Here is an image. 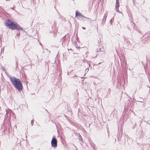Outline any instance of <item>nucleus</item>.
<instances>
[{
    "label": "nucleus",
    "instance_id": "f257e3e1",
    "mask_svg": "<svg viewBox=\"0 0 150 150\" xmlns=\"http://www.w3.org/2000/svg\"><path fill=\"white\" fill-rule=\"evenodd\" d=\"M4 24L6 27L12 30H20L26 32L25 30L23 29L22 27H21L19 25H18V23L13 21L12 20L10 19H7L5 21Z\"/></svg>",
    "mask_w": 150,
    "mask_h": 150
},
{
    "label": "nucleus",
    "instance_id": "f03ea898",
    "mask_svg": "<svg viewBox=\"0 0 150 150\" xmlns=\"http://www.w3.org/2000/svg\"><path fill=\"white\" fill-rule=\"evenodd\" d=\"M11 83L14 87L18 91L22 90L23 88V84L20 80L15 77L12 76L11 75L8 76Z\"/></svg>",
    "mask_w": 150,
    "mask_h": 150
},
{
    "label": "nucleus",
    "instance_id": "7ed1b4c3",
    "mask_svg": "<svg viewBox=\"0 0 150 150\" xmlns=\"http://www.w3.org/2000/svg\"><path fill=\"white\" fill-rule=\"evenodd\" d=\"M57 140L55 138V137L54 136L52 138L51 141V144L52 146L56 148L57 146Z\"/></svg>",
    "mask_w": 150,
    "mask_h": 150
},
{
    "label": "nucleus",
    "instance_id": "20e7f679",
    "mask_svg": "<svg viewBox=\"0 0 150 150\" xmlns=\"http://www.w3.org/2000/svg\"><path fill=\"white\" fill-rule=\"evenodd\" d=\"M120 6L119 0H116V4H115V9L116 11L120 13V11L119 10V8Z\"/></svg>",
    "mask_w": 150,
    "mask_h": 150
},
{
    "label": "nucleus",
    "instance_id": "39448f33",
    "mask_svg": "<svg viewBox=\"0 0 150 150\" xmlns=\"http://www.w3.org/2000/svg\"><path fill=\"white\" fill-rule=\"evenodd\" d=\"M78 16L79 17H84L85 18H86V17H85L81 13L78 11H76V12L75 14V17H78Z\"/></svg>",
    "mask_w": 150,
    "mask_h": 150
},
{
    "label": "nucleus",
    "instance_id": "423d86ee",
    "mask_svg": "<svg viewBox=\"0 0 150 150\" xmlns=\"http://www.w3.org/2000/svg\"><path fill=\"white\" fill-rule=\"evenodd\" d=\"M108 16V14L106 13H105V14L104 17L103 18V20H102V24H104L105 23V21L106 20V18Z\"/></svg>",
    "mask_w": 150,
    "mask_h": 150
},
{
    "label": "nucleus",
    "instance_id": "0eeeda50",
    "mask_svg": "<svg viewBox=\"0 0 150 150\" xmlns=\"http://www.w3.org/2000/svg\"><path fill=\"white\" fill-rule=\"evenodd\" d=\"M50 24L52 25V27L53 28V27H55L56 26V23L55 22L54 20H52L50 22Z\"/></svg>",
    "mask_w": 150,
    "mask_h": 150
},
{
    "label": "nucleus",
    "instance_id": "6e6552de",
    "mask_svg": "<svg viewBox=\"0 0 150 150\" xmlns=\"http://www.w3.org/2000/svg\"><path fill=\"white\" fill-rule=\"evenodd\" d=\"M66 35L64 36L62 39V45L63 44L65 45V40L66 39Z\"/></svg>",
    "mask_w": 150,
    "mask_h": 150
},
{
    "label": "nucleus",
    "instance_id": "1a4fd4ad",
    "mask_svg": "<svg viewBox=\"0 0 150 150\" xmlns=\"http://www.w3.org/2000/svg\"><path fill=\"white\" fill-rule=\"evenodd\" d=\"M91 146L93 148V150H96V149H95L96 145L93 143H92V144L91 143Z\"/></svg>",
    "mask_w": 150,
    "mask_h": 150
},
{
    "label": "nucleus",
    "instance_id": "9d476101",
    "mask_svg": "<svg viewBox=\"0 0 150 150\" xmlns=\"http://www.w3.org/2000/svg\"><path fill=\"white\" fill-rule=\"evenodd\" d=\"M88 67H87V68L86 69V71H85V72H88V70H89V67H90V65H91V64H90V63H88Z\"/></svg>",
    "mask_w": 150,
    "mask_h": 150
},
{
    "label": "nucleus",
    "instance_id": "9b49d317",
    "mask_svg": "<svg viewBox=\"0 0 150 150\" xmlns=\"http://www.w3.org/2000/svg\"><path fill=\"white\" fill-rule=\"evenodd\" d=\"M114 20V17H113L112 18L110 21V25H111L112 24V22Z\"/></svg>",
    "mask_w": 150,
    "mask_h": 150
},
{
    "label": "nucleus",
    "instance_id": "f8f14e48",
    "mask_svg": "<svg viewBox=\"0 0 150 150\" xmlns=\"http://www.w3.org/2000/svg\"><path fill=\"white\" fill-rule=\"evenodd\" d=\"M78 136H79V139L80 140V139H82V137L81 135L79 134H78Z\"/></svg>",
    "mask_w": 150,
    "mask_h": 150
},
{
    "label": "nucleus",
    "instance_id": "ddd939ff",
    "mask_svg": "<svg viewBox=\"0 0 150 150\" xmlns=\"http://www.w3.org/2000/svg\"><path fill=\"white\" fill-rule=\"evenodd\" d=\"M146 39L147 40H149L150 39V34L147 37Z\"/></svg>",
    "mask_w": 150,
    "mask_h": 150
},
{
    "label": "nucleus",
    "instance_id": "4468645a",
    "mask_svg": "<svg viewBox=\"0 0 150 150\" xmlns=\"http://www.w3.org/2000/svg\"><path fill=\"white\" fill-rule=\"evenodd\" d=\"M101 48H100L99 49H97V50H96V51L98 52L100 51H102V50H101Z\"/></svg>",
    "mask_w": 150,
    "mask_h": 150
},
{
    "label": "nucleus",
    "instance_id": "2eb2a0df",
    "mask_svg": "<svg viewBox=\"0 0 150 150\" xmlns=\"http://www.w3.org/2000/svg\"><path fill=\"white\" fill-rule=\"evenodd\" d=\"M34 123V120H32L31 121V123L32 124V125H33Z\"/></svg>",
    "mask_w": 150,
    "mask_h": 150
},
{
    "label": "nucleus",
    "instance_id": "dca6fc26",
    "mask_svg": "<svg viewBox=\"0 0 150 150\" xmlns=\"http://www.w3.org/2000/svg\"><path fill=\"white\" fill-rule=\"evenodd\" d=\"M124 40L125 41H126L127 43L128 42V40L125 38H124Z\"/></svg>",
    "mask_w": 150,
    "mask_h": 150
},
{
    "label": "nucleus",
    "instance_id": "f3484780",
    "mask_svg": "<svg viewBox=\"0 0 150 150\" xmlns=\"http://www.w3.org/2000/svg\"><path fill=\"white\" fill-rule=\"evenodd\" d=\"M20 35V32L19 33H18L16 34V35L17 36H19Z\"/></svg>",
    "mask_w": 150,
    "mask_h": 150
},
{
    "label": "nucleus",
    "instance_id": "a211bd4d",
    "mask_svg": "<svg viewBox=\"0 0 150 150\" xmlns=\"http://www.w3.org/2000/svg\"><path fill=\"white\" fill-rule=\"evenodd\" d=\"M16 67H17L18 66V64H17V61H16Z\"/></svg>",
    "mask_w": 150,
    "mask_h": 150
},
{
    "label": "nucleus",
    "instance_id": "6ab92c4d",
    "mask_svg": "<svg viewBox=\"0 0 150 150\" xmlns=\"http://www.w3.org/2000/svg\"><path fill=\"white\" fill-rule=\"evenodd\" d=\"M2 69L3 70H4V69H5V68L4 67H2Z\"/></svg>",
    "mask_w": 150,
    "mask_h": 150
},
{
    "label": "nucleus",
    "instance_id": "aec40b11",
    "mask_svg": "<svg viewBox=\"0 0 150 150\" xmlns=\"http://www.w3.org/2000/svg\"><path fill=\"white\" fill-rule=\"evenodd\" d=\"M82 28L84 30H85L86 29V28L85 27H82Z\"/></svg>",
    "mask_w": 150,
    "mask_h": 150
},
{
    "label": "nucleus",
    "instance_id": "412c9836",
    "mask_svg": "<svg viewBox=\"0 0 150 150\" xmlns=\"http://www.w3.org/2000/svg\"><path fill=\"white\" fill-rule=\"evenodd\" d=\"M110 88H109V90H108V92H109V93H110Z\"/></svg>",
    "mask_w": 150,
    "mask_h": 150
},
{
    "label": "nucleus",
    "instance_id": "4be33fe9",
    "mask_svg": "<svg viewBox=\"0 0 150 150\" xmlns=\"http://www.w3.org/2000/svg\"><path fill=\"white\" fill-rule=\"evenodd\" d=\"M101 63V62H99V63H98V64H100Z\"/></svg>",
    "mask_w": 150,
    "mask_h": 150
},
{
    "label": "nucleus",
    "instance_id": "5701e85b",
    "mask_svg": "<svg viewBox=\"0 0 150 150\" xmlns=\"http://www.w3.org/2000/svg\"><path fill=\"white\" fill-rule=\"evenodd\" d=\"M40 44L41 45H42V44H41V43H40Z\"/></svg>",
    "mask_w": 150,
    "mask_h": 150
},
{
    "label": "nucleus",
    "instance_id": "b1692460",
    "mask_svg": "<svg viewBox=\"0 0 150 150\" xmlns=\"http://www.w3.org/2000/svg\"><path fill=\"white\" fill-rule=\"evenodd\" d=\"M100 42H101V41H100Z\"/></svg>",
    "mask_w": 150,
    "mask_h": 150
},
{
    "label": "nucleus",
    "instance_id": "393cba45",
    "mask_svg": "<svg viewBox=\"0 0 150 150\" xmlns=\"http://www.w3.org/2000/svg\"><path fill=\"white\" fill-rule=\"evenodd\" d=\"M98 43H99V40H98Z\"/></svg>",
    "mask_w": 150,
    "mask_h": 150
}]
</instances>
